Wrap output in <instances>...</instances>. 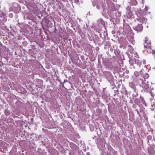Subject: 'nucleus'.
Listing matches in <instances>:
<instances>
[{"label":"nucleus","instance_id":"obj_1","mask_svg":"<svg viewBox=\"0 0 155 155\" xmlns=\"http://www.w3.org/2000/svg\"><path fill=\"white\" fill-rule=\"evenodd\" d=\"M136 30H137L139 31H140L143 29V27L141 24H139L138 25V27L137 28H136Z\"/></svg>","mask_w":155,"mask_h":155},{"label":"nucleus","instance_id":"obj_2","mask_svg":"<svg viewBox=\"0 0 155 155\" xmlns=\"http://www.w3.org/2000/svg\"><path fill=\"white\" fill-rule=\"evenodd\" d=\"M138 20L139 21L143 23H146V19L145 18H142Z\"/></svg>","mask_w":155,"mask_h":155},{"label":"nucleus","instance_id":"obj_3","mask_svg":"<svg viewBox=\"0 0 155 155\" xmlns=\"http://www.w3.org/2000/svg\"><path fill=\"white\" fill-rule=\"evenodd\" d=\"M135 62L136 63H137V64L139 65H140L141 64V61L136 60L135 61Z\"/></svg>","mask_w":155,"mask_h":155},{"label":"nucleus","instance_id":"obj_4","mask_svg":"<svg viewBox=\"0 0 155 155\" xmlns=\"http://www.w3.org/2000/svg\"><path fill=\"white\" fill-rule=\"evenodd\" d=\"M134 74L136 76H137L139 75V73L138 72H134Z\"/></svg>","mask_w":155,"mask_h":155},{"label":"nucleus","instance_id":"obj_5","mask_svg":"<svg viewBox=\"0 0 155 155\" xmlns=\"http://www.w3.org/2000/svg\"><path fill=\"white\" fill-rule=\"evenodd\" d=\"M145 39H147V38H145ZM147 41H148V40H146V43H147V44H150V42H149V41L147 42Z\"/></svg>","mask_w":155,"mask_h":155},{"label":"nucleus","instance_id":"obj_6","mask_svg":"<svg viewBox=\"0 0 155 155\" xmlns=\"http://www.w3.org/2000/svg\"><path fill=\"white\" fill-rule=\"evenodd\" d=\"M145 77V78H147L149 77V75L147 74H146Z\"/></svg>","mask_w":155,"mask_h":155},{"label":"nucleus","instance_id":"obj_7","mask_svg":"<svg viewBox=\"0 0 155 155\" xmlns=\"http://www.w3.org/2000/svg\"><path fill=\"white\" fill-rule=\"evenodd\" d=\"M129 85H130V86H131V85H133V83H130L129 84Z\"/></svg>","mask_w":155,"mask_h":155},{"label":"nucleus","instance_id":"obj_8","mask_svg":"<svg viewBox=\"0 0 155 155\" xmlns=\"http://www.w3.org/2000/svg\"><path fill=\"white\" fill-rule=\"evenodd\" d=\"M9 16H10V17H12V14H10V15H9Z\"/></svg>","mask_w":155,"mask_h":155},{"label":"nucleus","instance_id":"obj_9","mask_svg":"<svg viewBox=\"0 0 155 155\" xmlns=\"http://www.w3.org/2000/svg\"><path fill=\"white\" fill-rule=\"evenodd\" d=\"M153 88H151V90H153Z\"/></svg>","mask_w":155,"mask_h":155},{"label":"nucleus","instance_id":"obj_10","mask_svg":"<svg viewBox=\"0 0 155 155\" xmlns=\"http://www.w3.org/2000/svg\"><path fill=\"white\" fill-rule=\"evenodd\" d=\"M143 62H145V60L143 61Z\"/></svg>","mask_w":155,"mask_h":155},{"label":"nucleus","instance_id":"obj_11","mask_svg":"<svg viewBox=\"0 0 155 155\" xmlns=\"http://www.w3.org/2000/svg\"><path fill=\"white\" fill-rule=\"evenodd\" d=\"M22 125H23V123H22Z\"/></svg>","mask_w":155,"mask_h":155}]
</instances>
